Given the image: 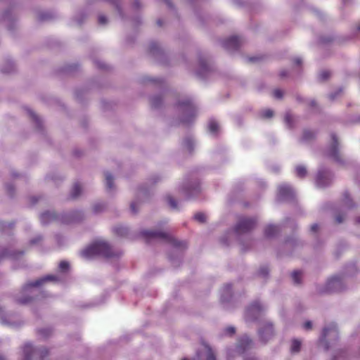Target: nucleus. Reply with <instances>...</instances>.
<instances>
[{
    "instance_id": "f257e3e1",
    "label": "nucleus",
    "mask_w": 360,
    "mask_h": 360,
    "mask_svg": "<svg viewBox=\"0 0 360 360\" xmlns=\"http://www.w3.org/2000/svg\"><path fill=\"white\" fill-rule=\"evenodd\" d=\"M58 281H60L58 276L48 275L36 280L34 282H30L23 287L20 292L21 295L17 297V301L20 304H27L32 300V296L40 291V287L45 283Z\"/></svg>"
},
{
    "instance_id": "f03ea898",
    "label": "nucleus",
    "mask_w": 360,
    "mask_h": 360,
    "mask_svg": "<svg viewBox=\"0 0 360 360\" xmlns=\"http://www.w3.org/2000/svg\"><path fill=\"white\" fill-rule=\"evenodd\" d=\"M81 256L86 259L96 255L110 257L114 255L110 246L103 240H97L81 251Z\"/></svg>"
},
{
    "instance_id": "7ed1b4c3",
    "label": "nucleus",
    "mask_w": 360,
    "mask_h": 360,
    "mask_svg": "<svg viewBox=\"0 0 360 360\" xmlns=\"http://www.w3.org/2000/svg\"><path fill=\"white\" fill-rule=\"evenodd\" d=\"M141 235L147 240L153 238L165 240L176 248H183L186 246L185 243L177 240L165 231H143Z\"/></svg>"
},
{
    "instance_id": "20e7f679",
    "label": "nucleus",
    "mask_w": 360,
    "mask_h": 360,
    "mask_svg": "<svg viewBox=\"0 0 360 360\" xmlns=\"http://www.w3.org/2000/svg\"><path fill=\"white\" fill-rule=\"evenodd\" d=\"M177 109L183 114L184 122H190L197 112L195 104L188 97L184 98L179 101Z\"/></svg>"
},
{
    "instance_id": "39448f33",
    "label": "nucleus",
    "mask_w": 360,
    "mask_h": 360,
    "mask_svg": "<svg viewBox=\"0 0 360 360\" xmlns=\"http://www.w3.org/2000/svg\"><path fill=\"white\" fill-rule=\"evenodd\" d=\"M23 360H44V358L48 354L45 348L34 347L31 343H25L22 348Z\"/></svg>"
},
{
    "instance_id": "423d86ee",
    "label": "nucleus",
    "mask_w": 360,
    "mask_h": 360,
    "mask_svg": "<svg viewBox=\"0 0 360 360\" xmlns=\"http://www.w3.org/2000/svg\"><path fill=\"white\" fill-rule=\"evenodd\" d=\"M337 326L334 323H331L326 326L323 330L320 338V342L323 345L326 349H328L329 344L328 341L335 340L338 338Z\"/></svg>"
},
{
    "instance_id": "0eeeda50",
    "label": "nucleus",
    "mask_w": 360,
    "mask_h": 360,
    "mask_svg": "<svg viewBox=\"0 0 360 360\" xmlns=\"http://www.w3.org/2000/svg\"><path fill=\"white\" fill-rule=\"evenodd\" d=\"M0 323L9 327H17L21 324V320L15 314L5 311L0 307Z\"/></svg>"
},
{
    "instance_id": "6e6552de",
    "label": "nucleus",
    "mask_w": 360,
    "mask_h": 360,
    "mask_svg": "<svg viewBox=\"0 0 360 360\" xmlns=\"http://www.w3.org/2000/svg\"><path fill=\"white\" fill-rule=\"evenodd\" d=\"M256 224L253 218L241 217L235 227V233L238 235L250 231Z\"/></svg>"
},
{
    "instance_id": "1a4fd4ad",
    "label": "nucleus",
    "mask_w": 360,
    "mask_h": 360,
    "mask_svg": "<svg viewBox=\"0 0 360 360\" xmlns=\"http://www.w3.org/2000/svg\"><path fill=\"white\" fill-rule=\"evenodd\" d=\"M265 307L261 302L257 301L253 302L246 310L245 319L247 321L255 320L260 316Z\"/></svg>"
},
{
    "instance_id": "9d476101",
    "label": "nucleus",
    "mask_w": 360,
    "mask_h": 360,
    "mask_svg": "<svg viewBox=\"0 0 360 360\" xmlns=\"http://www.w3.org/2000/svg\"><path fill=\"white\" fill-rule=\"evenodd\" d=\"M333 177L332 174L325 169H319L315 179L316 186L323 188L330 184Z\"/></svg>"
},
{
    "instance_id": "9b49d317",
    "label": "nucleus",
    "mask_w": 360,
    "mask_h": 360,
    "mask_svg": "<svg viewBox=\"0 0 360 360\" xmlns=\"http://www.w3.org/2000/svg\"><path fill=\"white\" fill-rule=\"evenodd\" d=\"M344 289V282L342 277L335 276L329 278L326 284L328 292L341 291Z\"/></svg>"
},
{
    "instance_id": "f8f14e48",
    "label": "nucleus",
    "mask_w": 360,
    "mask_h": 360,
    "mask_svg": "<svg viewBox=\"0 0 360 360\" xmlns=\"http://www.w3.org/2000/svg\"><path fill=\"white\" fill-rule=\"evenodd\" d=\"M274 335V328L271 323L266 321L259 329V335L260 339L264 341H268Z\"/></svg>"
},
{
    "instance_id": "ddd939ff",
    "label": "nucleus",
    "mask_w": 360,
    "mask_h": 360,
    "mask_svg": "<svg viewBox=\"0 0 360 360\" xmlns=\"http://www.w3.org/2000/svg\"><path fill=\"white\" fill-rule=\"evenodd\" d=\"M331 146L328 151V155L336 162H341V158L338 148V141L337 136L335 134L331 135Z\"/></svg>"
},
{
    "instance_id": "4468645a",
    "label": "nucleus",
    "mask_w": 360,
    "mask_h": 360,
    "mask_svg": "<svg viewBox=\"0 0 360 360\" xmlns=\"http://www.w3.org/2000/svg\"><path fill=\"white\" fill-rule=\"evenodd\" d=\"M294 190L286 184H281L278 188V198L280 200H288L293 197Z\"/></svg>"
},
{
    "instance_id": "2eb2a0df",
    "label": "nucleus",
    "mask_w": 360,
    "mask_h": 360,
    "mask_svg": "<svg viewBox=\"0 0 360 360\" xmlns=\"http://www.w3.org/2000/svg\"><path fill=\"white\" fill-rule=\"evenodd\" d=\"M242 44V39L237 36L230 37L223 41V46L229 51L237 50Z\"/></svg>"
},
{
    "instance_id": "dca6fc26",
    "label": "nucleus",
    "mask_w": 360,
    "mask_h": 360,
    "mask_svg": "<svg viewBox=\"0 0 360 360\" xmlns=\"http://www.w3.org/2000/svg\"><path fill=\"white\" fill-rule=\"evenodd\" d=\"M200 191L198 186L186 185L182 187V192L187 198L194 196L196 193Z\"/></svg>"
},
{
    "instance_id": "f3484780",
    "label": "nucleus",
    "mask_w": 360,
    "mask_h": 360,
    "mask_svg": "<svg viewBox=\"0 0 360 360\" xmlns=\"http://www.w3.org/2000/svg\"><path fill=\"white\" fill-rule=\"evenodd\" d=\"M252 344V340L247 335L243 336L240 342L239 345L237 348L238 353H242L245 352V350L248 348Z\"/></svg>"
},
{
    "instance_id": "a211bd4d",
    "label": "nucleus",
    "mask_w": 360,
    "mask_h": 360,
    "mask_svg": "<svg viewBox=\"0 0 360 360\" xmlns=\"http://www.w3.org/2000/svg\"><path fill=\"white\" fill-rule=\"evenodd\" d=\"M231 295V285H225L221 291V300L222 302H226L229 300Z\"/></svg>"
},
{
    "instance_id": "6ab92c4d",
    "label": "nucleus",
    "mask_w": 360,
    "mask_h": 360,
    "mask_svg": "<svg viewBox=\"0 0 360 360\" xmlns=\"http://www.w3.org/2000/svg\"><path fill=\"white\" fill-rule=\"evenodd\" d=\"M208 129L212 135H217L219 130V123L215 120H210L208 122Z\"/></svg>"
},
{
    "instance_id": "aec40b11",
    "label": "nucleus",
    "mask_w": 360,
    "mask_h": 360,
    "mask_svg": "<svg viewBox=\"0 0 360 360\" xmlns=\"http://www.w3.org/2000/svg\"><path fill=\"white\" fill-rule=\"evenodd\" d=\"M56 217V214L51 212H45L41 214L40 220L44 224H46L53 220Z\"/></svg>"
},
{
    "instance_id": "412c9836",
    "label": "nucleus",
    "mask_w": 360,
    "mask_h": 360,
    "mask_svg": "<svg viewBox=\"0 0 360 360\" xmlns=\"http://www.w3.org/2000/svg\"><path fill=\"white\" fill-rule=\"evenodd\" d=\"M278 231V227L276 225L269 224L264 230V235L267 238L273 237Z\"/></svg>"
},
{
    "instance_id": "4be33fe9",
    "label": "nucleus",
    "mask_w": 360,
    "mask_h": 360,
    "mask_svg": "<svg viewBox=\"0 0 360 360\" xmlns=\"http://www.w3.org/2000/svg\"><path fill=\"white\" fill-rule=\"evenodd\" d=\"M82 191V185L80 183H75L72 188L70 195L72 198H77L79 195Z\"/></svg>"
},
{
    "instance_id": "5701e85b",
    "label": "nucleus",
    "mask_w": 360,
    "mask_h": 360,
    "mask_svg": "<svg viewBox=\"0 0 360 360\" xmlns=\"http://www.w3.org/2000/svg\"><path fill=\"white\" fill-rule=\"evenodd\" d=\"M105 179L107 188L112 189L113 188V178L112 175L109 172H105Z\"/></svg>"
},
{
    "instance_id": "b1692460",
    "label": "nucleus",
    "mask_w": 360,
    "mask_h": 360,
    "mask_svg": "<svg viewBox=\"0 0 360 360\" xmlns=\"http://www.w3.org/2000/svg\"><path fill=\"white\" fill-rule=\"evenodd\" d=\"M300 347H301V342L296 339L293 340L292 342L291 348H290L291 352L292 353L298 352L300 351Z\"/></svg>"
},
{
    "instance_id": "393cba45",
    "label": "nucleus",
    "mask_w": 360,
    "mask_h": 360,
    "mask_svg": "<svg viewBox=\"0 0 360 360\" xmlns=\"http://www.w3.org/2000/svg\"><path fill=\"white\" fill-rule=\"evenodd\" d=\"M296 175L298 177H304L307 174V169L306 168L302 165H298L296 167Z\"/></svg>"
},
{
    "instance_id": "a878e982",
    "label": "nucleus",
    "mask_w": 360,
    "mask_h": 360,
    "mask_svg": "<svg viewBox=\"0 0 360 360\" xmlns=\"http://www.w3.org/2000/svg\"><path fill=\"white\" fill-rule=\"evenodd\" d=\"M51 334V330L49 328H43L39 330V335L43 338H48Z\"/></svg>"
},
{
    "instance_id": "bb28decb",
    "label": "nucleus",
    "mask_w": 360,
    "mask_h": 360,
    "mask_svg": "<svg viewBox=\"0 0 360 360\" xmlns=\"http://www.w3.org/2000/svg\"><path fill=\"white\" fill-rule=\"evenodd\" d=\"M301 278H302V272L300 271H294L292 273V278L293 280V281L295 282V283H300V281H301Z\"/></svg>"
},
{
    "instance_id": "cd10ccee",
    "label": "nucleus",
    "mask_w": 360,
    "mask_h": 360,
    "mask_svg": "<svg viewBox=\"0 0 360 360\" xmlns=\"http://www.w3.org/2000/svg\"><path fill=\"white\" fill-rule=\"evenodd\" d=\"M115 231L121 236H124L128 233V229L122 226H116L115 228Z\"/></svg>"
},
{
    "instance_id": "c85d7f7f",
    "label": "nucleus",
    "mask_w": 360,
    "mask_h": 360,
    "mask_svg": "<svg viewBox=\"0 0 360 360\" xmlns=\"http://www.w3.org/2000/svg\"><path fill=\"white\" fill-rule=\"evenodd\" d=\"M235 328L232 326H228L224 329L222 335L224 336H231L235 333Z\"/></svg>"
},
{
    "instance_id": "c756f323",
    "label": "nucleus",
    "mask_w": 360,
    "mask_h": 360,
    "mask_svg": "<svg viewBox=\"0 0 360 360\" xmlns=\"http://www.w3.org/2000/svg\"><path fill=\"white\" fill-rule=\"evenodd\" d=\"M193 144L194 142L191 138H188L184 141V146L188 150H191L193 148Z\"/></svg>"
},
{
    "instance_id": "7c9ffc66",
    "label": "nucleus",
    "mask_w": 360,
    "mask_h": 360,
    "mask_svg": "<svg viewBox=\"0 0 360 360\" xmlns=\"http://www.w3.org/2000/svg\"><path fill=\"white\" fill-rule=\"evenodd\" d=\"M69 269V263L66 261H62L59 264V269L61 273H65Z\"/></svg>"
},
{
    "instance_id": "2f4dec72",
    "label": "nucleus",
    "mask_w": 360,
    "mask_h": 360,
    "mask_svg": "<svg viewBox=\"0 0 360 360\" xmlns=\"http://www.w3.org/2000/svg\"><path fill=\"white\" fill-rule=\"evenodd\" d=\"M347 354L345 352L341 351L336 356H334L333 360H346Z\"/></svg>"
},
{
    "instance_id": "473e14b6",
    "label": "nucleus",
    "mask_w": 360,
    "mask_h": 360,
    "mask_svg": "<svg viewBox=\"0 0 360 360\" xmlns=\"http://www.w3.org/2000/svg\"><path fill=\"white\" fill-rule=\"evenodd\" d=\"M314 136V133L312 131L306 130L303 133V139L305 141H308L310 139L313 138Z\"/></svg>"
},
{
    "instance_id": "72a5a7b5",
    "label": "nucleus",
    "mask_w": 360,
    "mask_h": 360,
    "mask_svg": "<svg viewBox=\"0 0 360 360\" xmlns=\"http://www.w3.org/2000/svg\"><path fill=\"white\" fill-rule=\"evenodd\" d=\"M194 218L199 222H204L206 220V215L204 213L199 212L195 214Z\"/></svg>"
},
{
    "instance_id": "f704fd0d",
    "label": "nucleus",
    "mask_w": 360,
    "mask_h": 360,
    "mask_svg": "<svg viewBox=\"0 0 360 360\" xmlns=\"http://www.w3.org/2000/svg\"><path fill=\"white\" fill-rule=\"evenodd\" d=\"M168 204L172 209H177V203L175 200L172 196H168L167 198Z\"/></svg>"
},
{
    "instance_id": "c9c22d12",
    "label": "nucleus",
    "mask_w": 360,
    "mask_h": 360,
    "mask_svg": "<svg viewBox=\"0 0 360 360\" xmlns=\"http://www.w3.org/2000/svg\"><path fill=\"white\" fill-rule=\"evenodd\" d=\"M262 116L266 118H270L273 116V111L270 109L264 110L262 112Z\"/></svg>"
},
{
    "instance_id": "e433bc0d",
    "label": "nucleus",
    "mask_w": 360,
    "mask_h": 360,
    "mask_svg": "<svg viewBox=\"0 0 360 360\" xmlns=\"http://www.w3.org/2000/svg\"><path fill=\"white\" fill-rule=\"evenodd\" d=\"M345 204L348 207H352V204L351 203L350 198H349V195L347 193H346L345 195Z\"/></svg>"
},
{
    "instance_id": "4c0bfd02",
    "label": "nucleus",
    "mask_w": 360,
    "mask_h": 360,
    "mask_svg": "<svg viewBox=\"0 0 360 360\" xmlns=\"http://www.w3.org/2000/svg\"><path fill=\"white\" fill-rule=\"evenodd\" d=\"M200 67H201V69H202V72H198V73L199 75H201V74H202V72L207 70V64H206L205 60H200Z\"/></svg>"
},
{
    "instance_id": "58836bf2",
    "label": "nucleus",
    "mask_w": 360,
    "mask_h": 360,
    "mask_svg": "<svg viewBox=\"0 0 360 360\" xmlns=\"http://www.w3.org/2000/svg\"><path fill=\"white\" fill-rule=\"evenodd\" d=\"M274 96L275 98H281L283 96V91L280 89H276L274 91Z\"/></svg>"
},
{
    "instance_id": "ea45409f",
    "label": "nucleus",
    "mask_w": 360,
    "mask_h": 360,
    "mask_svg": "<svg viewBox=\"0 0 360 360\" xmlns=\"http://www.w3.org/2000/svg\"><path fill=\"white\" fill-rule=\"evenodd\" d=\"M137 205H138V202L136 201H133L131 203L130 209L132 212L136 213L137 212V208H136Z\"/></svg>"
},
{
    "instance_id": "a19ab883",
    "label": "nucleus",
    "mask_w": 360,
    "mask_h": 360,
    "mask_svg": "<svg viewBox=\"0 0 360 360\" xmlns=\"http://www.w3.org/2000/svg\"><path fill=\"white\" fill-rule=\"evenodd\" d=\"M329 72L324 70L320 74V77L322 79H326L329 77Z\"/></svg>"
},
{
    "instance_id": "79ce46f5",
    "label": "nucleus",
    "mask_w": 360,
    "mask_h": 360,
    "mask_svg": "<svg viewBox=\"0 0 360 360\" xmlns=\"http://www.w3.org/2000/svg\"><path fill=\"white\" fill-rule=\"evenodd\" d=\"M98 22L100 24L104 25L107 22V19L104 15H100L98 17Z\"/></svg>"
},
{
    "instance_id": "37998d69",
    "label": "nucleus",
    "mask_w": 360,
    "mask_h": 360,
    "mask_svg": "<svg viewBox=\"0 0 360 360\" xmlns=\"http://www.w3.org/2000/svg\"><path fill=\"white\" fill-rule=\"evenodd\" d=\"M29 113L30 117L33 118L37 122H38V117L37 115L32 110H29Z\"/></svg>"
},
{
    "instance_id": "c03bdc74",
    "label": "nucleus",
    "mask_w": 360,
    "mask_h": 360,
    "mask_svg": "<svg viewBox=\"0 0 360 360\" xmlns=\"http://www.w3.org/2000/svg\"><path fill=\"white\" fill-rule=\"evenodd\" d=\"M312 323L311 321H307L304 323V328L306 330H309L311 328Z\"/></svg>"
},
{
    "instance_id": "a18cd8bd",
    "label": "nucleus",
    "mask_w": 360,
    "mask_h": 360,
    "mask_svg": "<svg viewBox=\"0 0 360 360\" xmlns=\"http://www.w3.org/2000/svg\"><path fill=\"white\" fill-rule=\"evenodd\" d=\"M318 228H319L318 224H313V225L311 226V231L316 232V230L318 229Z\"/></svg>"
},
{
    "instance_id": "49530a36",
    "label": "nucleus",
    "mask_w": 360,
    "mask_h": 360,
    "mask_svg": "<svg viewBox=\"0 0 360 360\" xmlns=\"http://www.w3.org/2000/svg\"><path fill=\"white\" fill-rule=\"evenodd\" d=\"M295 63L296 65H300L302 63V58L300 57H297L295 59Z\"/></svg>"
},
{
    "instance_id": "de8ad7c7",
    "label": "nucleus",
    "mask_w": 360,
    "mask_h": 360,
    "mask_svg": "<svg viewBox=\"0 0 360 360\" xmlns=\"http://www.w3.org/2000/svg\"><path fill=\"white\" fill-rule=\"evenodd\" d=\"M336 221L338 223H341V222L343 221V218L341 216L338 215V216L336 217Z\"/></svg>"
},
{
    "instance_id": "09e8293b",
    "label": "nucleus",
    "mask_w": 360,
    "mask_h": 360,
    "mask_svg": "<svg viewBox=\"0 0 360 360\" xmlns=\"http://www.w3.org/2000/svg\"><path fill=\"white\" fill-rule=\"evenodd\" d=\"M152 104L153 105H154L155 107H157L158 105V102L155 101V98H153L152 100Z\"/></svg>"
},
{
    "instance_id": "8fccbe9b",
    "label": "nucleus",
    "mask_w": 360,
    "mask_h": 360,
    "mask_svg": "<svg viewBox=\"0 0 360 360\" xmlns=\"http://www.w3.org/2000/svg\"><path fill=\"white\" fill-rule=\"evenodd\" d=\"M285 120L288 123H290V115H286L285 117Z\"/></svg>"
},
{
    "instance_id": "3c124183",
    "label": "nucleus",
    "mask_w": 360,
    "mask_h": 360,
    "mask_svg": "<svg viewBox=\"0 0 360 360\" xmlns=\"http://www.w3.org/2000/svg\"><path fill=\"white\" fill-rule=\"evenodd\" d=\"M286 75H287V73H286L285 71L281 72V77H285Z\"/></svg>"
},
{
    "instance_id": "603ef678",
    "label": "nucleus",
    "mask_w": 360,
    "mask_h": 360,
    "mask_svg": "<svg viewBox=\"0 0 360 360\" xmlns=\"http://www.w3.org/2000/svg\"><path fill=\"white\" fill-rule=\"evenodd\" d=\"M310 105H311V106H314V105H316V102H315V101L311 100V101H310Z\"/></svg>"
},
{
    "instance_id": "864d4df0",
    "label": "nucleus",
    "mask_w": 360,
    "mask_h": 360,
    "mask_svg": "<svg viewBox=\"0 0 360 360\" xmlns=\"http://www.w3.org/2000/svg\"><path fill=\"white\" fill-rule=\"evenodd\" d=\"M40 240V238H36V239H34V240H32V243H37V242L38 240Z\"/></svg>"
},
{
    "instance_id": "5fc2aeb1",
    "label": "nucleus",
    "mask_w": 360,
    "mask_h": 360,
    "mask_svg": "<svg viewBox=\"0 0 360 360\" xmlns=\"http://www.w3.org/2000/svg\"><path fill=\"white\" fill-rule=\"evenodd\" d=\"M262 273L264 274H267L266 269H262Z\"/></svg>"
},
{
    "instance_id": "6e6d98bb",
    "label": "nucleus",
    "mask_w": 360,
    "mask_h": 360,
    "mask_svg": "<svg viewBox=\"0 0 360 360\" xmlns=\"http://www.w3.org/2000/svg\"><path fill=\"white\" fill-rule=\"evenodd\" d=\"M356 29L360 32V22H359V24L357 25L356 26Z\"/></svg>"
},
{
    "instance_id": "4d7b16f0",
    "label": "nucleus",
    "mask_w": 360,
    "mask_h": 360,
    "mask_svg": "<svg viewBox=\"0 0 360 360\" xmlns=\"http://www.w3.org/2000/svg\"><path fill=\"white\" fill-rule=\"evenodd\" d=\"M231 356V351H229L228 352V358H230Z\"/></svg>"
},
{
    "instance_id": "13d9d810",
    "label": "nucleus",
    "mask_w": 360,
    "mask_h": 360,
    "mask_svg": "<svg viewBox=\"0 0 360 360\" xmlns=\"http://www.w3.org/2000/svg\"><path fill=\"white\" fill-rule=\"evenodd\" d=\"M335 97H336V96H335V95H333V94H331V95H330V98H331V99H334Z\"/></svg>"
},
{
    "instance_id": "bf43d9fd",
    "label": "nucleus",
    "mask_w": 360,
    "mask_h": 360,
    "mask_svg": "<svg viewBox=\"0 0 360 360\" xmlns=\"http://www.w3.org/2000/svg\"><path fill=\"white\" fill-rule=\"evenodd\" d=\"M356 222H357V223H360V217H358L356 218Z\"/></svg>"
},
{
    "instance_id": "052dcab7",
    "label": "nucleus",
    "mask_w": 360,
    "mask_h": 360,
    "mask_svg": "<svg viewBox=\"0 0 360 360\" xmlns=\"http://www.w3.org/2000/svg\"><path fill=\"white\" fill-rule=\"evenodd\" d=\"M245 360H255V359H254V358H252V357H250V358H247V359H245Z\"/></svg>"
},
{
    "instance_id": "680f3d73",
    "label": "nucleus",
    "mask_w": 360,
    "mask_h": 360,
    "mask_svg": "<svg viewBox=\"0 0 360 360\" xmlns=\"http://www.w3.org/2000/svg\"><path fill=\"white\" fill-rule=\"evenodd\" d=\"M0 360H4L1 356H0Z\"/></svg>"
}]
</instances>
